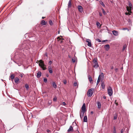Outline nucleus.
<instances>
[{"label": "nucleus", "instance_id": "1a4fd4ad", "mask_svg": "<svg viewBox=\"0 0 133 133\" xmlns=\"http://www.w3.org/2000/svg\"><path fill=\"white\" fill-rule=\"evenodd\" d=\"M86 42L88 43V45L89 46L91 47V41L90 39H88L86 40Z\"/></svg>", "mask_w": 133, "mask_h": 133}, {"label": "nucleus", "instance_id": "0eeeda50", "mask_svg": "<svg viewBox=\"0 0 133 133\" xmlns=\"http://www.w3.org/2000/svg\"><path fill=\"white\" fill-rule=\"evenodd\" d=\"M82 110L80 111L85 112L86 111L85 104V103H83L81 108Z\"/></svg>", "mask_w": 133, "mask_h": 133}, {"label": "nucleus", "instance_id": "bb28decb", "mask_svg": "<svg viewBox=\"0 0 133 133\" xmlns=\"http://www.w3.org/2000/svg\"><path fill=\"white\" fill-rule=\"evenodd\" d=\"M25 87L27 90H28L29 88V86L27 84H26L25 85Z\"/></svg>", "mask_w": 133, "mask_h": 133}, {"label": "nucleus", "instance_id": "2eb2a0df", "mask_svg": "<svg viewBox=\"0 0 133 133\" xmlns=\"http://www.w3.org/2000/svg\"><path fill=\"white\" fill-rule=\"evenodd\" d=\"M73 129L72 127L71 126H70L69 129L68 130V132H69L70 131H73Z\"/></svg>", "mask_w": 133, "mask_h": 133}, {"label": "nucleus", "instance_id": "a19ab883", "mask_svg": "<svg viewBox=\"0 0 133 133\" xmlns=\"http://www.w3.org/2000/svg\"><path fill=\"white\" fill-rule=\"evenodd\" d=\"M127 29H128V28H124L122 29V30H127Z\"/></svg>", "mask_w": 133, "mask_h": 133}, {"label": "nucleus", "instance_id": "4c0bfd02", "mask_svg": "<svg viewBox=\"0 0 133 133\" xmlns=\"http://www.w3.org/2000/svg\"><path fill=\"white\" fill-rule=\"evenodd\" d=\"M77 85V82H75L74 83V85L75 86H76Z\"/></svg>", "mask_w": 133, "mask_h": 133}, {"label": "nucleus", "instance_id": "7ed1b4c3", "mask_svg": "<svg viewBox=\"0 0 133 133\" xmlns=\"http://www.w3.org/2000/svg\"><path fill=\"white\" fill-rule=\"evenodd\" d=\"M94 89H89L87 93V95L88 97H91L94 93Z\"/></svg>", "mask_w": 133, "mask_h": 133}, {"label": "nucleus", "instance_id": "6ab92c4d", "mask_svg": "<svg viewBox=\"0 0 133 133\" xmlns=\"http://www.w3.org/2000/svg\"><path fill=\"white\" fill-rule=\"evenodd\" d=\"M52 86L55 89H56L57 87V85L54 82H52Z\"/></svg>", "mask_w": 133, "mask_h": 133}, {"label": "nucleus", "instance_id": "a18cd8bd", "mask_svg": "<svg viewBox=\"0 0 133 133\" xmlns=\"http://www.w3.org/2000/svg\"><path fill=\"white\" fill-rule=\"evenodd\" d=\"M100 24V23L99 22H97L96 23V25L97 26H99Z\"/></svg>", "mask_w": 133, "mask_h": 133}, {"label": "nucleus", "instance_id": "680f3d73", "mask_svg": "<svg viewBox=\"0 0 133 133\" xmlns=\"http://www.w3.org/2000/svg\"><path fill=\"white\" fill-rule=\"evenodd\" d=\"M49 131V130H47V132H48V131Z\"/></svg>", "mask_w": 133, "mask_h": 133}, {"label": "nucleus", "instance_id": "a878e982", "mask_svg": "<svg viewBox=\"0 0 133 133\" xmlns=\"http://www.w3.org/2000/svg\"><path fill=\"white\" fill-rule=\"evenodd\" d=\"M88 78L89 80V81L90 82L92 81V78L90 76H89Z\"/></svg>", "mask_w": 133, "mask_h": 133}, {"label": "nucleus", "instance_id": "ea45409f", "mask_svg": "<svg viewBox=\"0 0 133 133\" xmlns=\"http://www.w3.org/2000/svg\"><path fill=\"white\" fill-rule=\"evenodd\" d=\"M64 84H66V81L65 79L64 80Z\"/></svg>", "mask_w": 133, "mask_h": 133}, {"label": "nucleus", "instance_id": "e2e57ef3", "mask_svg": "<svg viewBox=\"0 0 133 133\" xmlns=\"http://www.w3.org/2000/svg\"><path fill=\"white\" fill-rule=\"evenodd\" d=\"M77 132H78V133H80L78 131H77Z\"/></svg>", "mask_w": 133, "mask_h": 133}, {"label": "nucleus", "instance_id": "052dcab7", "mask_svg": "<svg viewBox=\"0 0 133 133\" xmlns=\"http://www.w3.org/2000/svg\"><path fill=\"white\" fill-rule=\"evenodd\" d=\"M48 76H49L48 75H46V76H47V77H48Z\"/></svg>", "mask_w": 133, "mask_h": 133}, {"label": "nucleus", "instance_id": "f704fd0d", "mask_svg": "<svg viewBox=\"0 0 133 133\" xmlns=\"http://www.w3.org/2000/svg\"><path fill=\"white\" fill-rule=\"evenodd\" d=\"M96 41H98L99 42H101V40L99 39H96Z\"/></svg>", "mask_w": 133, "mask_h": 133}, {"label": "nucleus", "instance_id": "e433bc0d", "mask_svg": "<svg viewBox=\"0 0 133 133\" xmlns=\"http://www.w3.org/2000/svg\"><path fill=\"white\" fill-rule=\"evenodd\" d=\"M57 100V98L56 97H54L53 99V101H56Z\"/></svg>", "mask_w": 133, "mask_h": 133}, {"label": "nucleus", "instance_id": "603ef678", "mask_svg": "<svg viewBox=\"0 0 133 133\" xmlns=\"http://www.w3.org/2000/svg\"><path fill=\"white\" fill-rule=\"evenodd\" d=\"M103 97L104 99H105L106 98V97L105 96H103Z\"/></svg>", "mask_w": 133, "mask_h": 133}, {"label": "nucleus", "instance_id": "8fccbe9b", "mask_svg": "<svg viewBox=\"0 0 133 133\" xmlns=\"http://www.w3.org/2000/svg\"><path fill=\"white\" fill-rule=\"evenodd\" d=\"M49 63L50 65H51L52 63V61H49Z\"/></svg>", "mask_w": 133, "mask_h": 133}, {"label": "nucleus", "instance_id": "b1692460", "mask_svg": "<svg viewBox=\"0 0 133 133\" xmlns=\"http://www.w3.org/2000/svg\"><path fill=\"white\" fill-rule=\"evenodd\" d=\"M41 24L43 25H45V21L44 20H42L41 22Z\"/></svg>", "mask_w": 133, "mask_h": 133}, {"label": "nucleus", "instance_id": "de8ad7c7", "mask_svg": "<svg viewBox=\"0 0 133 133\" xmlns=\"http://www.w3.org/2000/svg\"><path fill=\"white\" fill-rule=\"evenodd\" d=\"M124 131V130L123 129H122L121 130V133H123Z\"/></svg>", "mask_w": 133, "mask_h": 133}, {"label": "nucleus", "instance_id": "423d86ee", "mask_svg": "<svg viewBox=\"0 0 133 133\" xmlns=\"http://www.w3.org/2000/svg\"><path fill=\"white\" fill-rule=\"evenodd\" d=\"M19 48L21 50H22V49H23L24 48L27 50L29 49L30 48L28 46H26V45L25 44H24L22 45H20L19 46Z\"/></svg>", "mask_w": 133, "mask_h": 133}, {"label": "nucleus", "instance_id": "6e6d98bb", "mask_svg": "<svg viewBox=\"0 0 133 133\" xmlns=\"http://www.w3.org/2000/svg\"><path fill=\"white\" fill-rule=\"evenodd\" d=\"M91 114H92L93 113V111H91Z\"/></svg>", "mask_w": 133, "mask_h": 133}, {"label": "nucleus", "instance_id": "aec40b11", "mask_svg": "<svg viewBox=\"0 0 133 133\" xmlns=\"http://www.w3.org/2000/svg\"><path fill=\"white\" fill-rule=\"evenodd\" d=\"M83 121L84 122H87V118L86 116H84V117Z\"/></svg>", "mask_w": 133, "mask_h": 133}, {"label": "nucleus", "instance_id": "c756f323", "mask_svg": "<svg viewBox=\"0 0 133 133\" xmlns=\"http://www.w3.org/2000/svg\"><path fill=\"white\" fill-rule=\"evenodd\" d=\"M100 3L104 7L105 6L103 2L102 1L100 2Z\"/></svg>", "mask_w": 133, "mask_h": 133}, {"label": "nucleus", "instance_id": "473e14b6", "mask_svg": "<svg viewBox=\"0 0 133 133\" xmlns=\"http://www.w3.org/2000/svg\"><path fill=\"white\" fill-rule=\"evenodd\" d=\"M45 83H46L47 82V79L46 78H44L43 79Z\"/></svg>", "mask_w": 133, "mask_h": 133}, {"label": "nucleus", "instance_id": "0e129e2a", "mask_svg": "<svg viewBox=\"0 0 133 133\" xmlns=\"http://www.w3.org/2000/svg\"><path fill=\"white\" fill-rule=\"evenodd\" d=\"M128 31H129V29H128L127 30Z\"/></svg>", "mask_w": 133, "mask_h": 133}, {"label": "nucleus", "instance_id": "13d9d810", "mask_svg": "<svg viewBox=\"0 0 133 133\" xmlns=\"http://www.w3.org/2000/svg\"><path fill=\"white\" fill-rule=\"evenodd\" d=\"M42 18V19H44V18H45V17H43Z\"/></svg>", "mask_w": 133, "mask_h": 133}, {"label": "nucleus", "instance_id": "4d7b16f0", "mask_svg": "<svg viewBox=\"0 0 133 133\" xmlns=\"http://www.w3.org/2000/svg\"><path fill=\"white\" fill-rule=\"evenodd\" d=\"M128 22H130V19H128Z\"/></svg>", "mask_w": 133, "mask_h": 133}, {"label": "nucleus", "instance_id": "37998d69", "mask_svg": "<svg viewBox=\"0 0 133 133\" xmlns=\"http://www.w3.org/2000/svg\"><path fill=\"white\" fill-rule=\"evenodd\" d=\"M118 68H116L115 69V71L117 72L118 71Z\"/></svg>", "mask_w": 133, "mask_h": 133}, {"label": "nucleus", "instance_id": "7c9ffc66", "mask_svg": "<svg viewBox=\"0 0 133 133\" xmlns=\"http://www.w3.org/2000/svg\"><path fill=\"white\" fill-rule=\"evenodd\" d=\"M102 11L103 12V13L104 15H105V14H106V13L105 12V11H104V9H103V8H102Z\"/></svg>", "mask_w": 133, "mask_h": 133}, {"label": "nucleus", "instance_id": "4be33fe9", "mask_svg": "<svg viewBox=\"0 0 133 133\" xmlns=\"http://www.w3.org/2000/svg\"><path fill=\"white\" fill-rule=\"evenodd\" d=\"M19 79L18 77H16L15 78L14 81L15 83H17L19 81Z\"/></svg>", "mask_w": 133, "mask_h": 133}, {"label": "nucleus", "instance_id": "6e6552de", "mask_svg": "<svg viewBox=\"0 0 133 133\" xmlns=\"http://www.w3.org/2000/svg\"><path fill=\"white\" fill-rule=\"evenodd\" d=\"M79 11L82 12L83 11V9L81 5H78L77 7Z\"/></svg>", "mask_w": 133, "mask_h": 133}, {"label": "nucleus", "instance_id": "39448f33", "mask_svg": "<svg viewBox=\"0 0 133 133\" xmlns=\"http://www.w3.org/2000/svg\"><path fill=\"white\" fill-rule=\"evenodd\" d=\"M108 92L110 96H111L112 95L113 92L111 87H109L108 89Z\"/></svg>", "mask_w": 133, "mask_h": 133}, {"label": "nucleus", "instance_id": "cd10ccee", "mask_svg": "<svg viewBox=\"0 0 133 133\" xmlns=\"http://www.w3.org/2000/svg\"><path fill=\"white\" fill-rule=\"evenodd\" d=\"M57 39H58V40L59 41H60V42L61 43L62 42V40H63L62 39H61V38H60L59 37H58L57 38Z\"/></svg>", "mask_w": 133, "mask_h": 133}, {"label": "nucleus", "instance_id": "72a5a7b5", "mask_svg": "<svg viewBox=\"0 0 133 133\" xmlns=\"http://www.w3.org/2000/svg\"><path fill=\"white\" fill-rule=\"evenodd\" d=\"M49 23L50 25H52L53 24L52 21L51 20H50L49 21Z\"/></svg>", "mask_w": 133, "mask_h": 133}, {"label": "nucleus", "instance_id": "c85d7f7f", "mask_svg": "<svg viewBox=\"0 0 133 133\" xmlns=\"http://www.w3.org/2000/svg\"><path fill=\"white\" fill-rule=\"evenodd\" d=\"M113 133H116V128L115 127H114V130L113 131Z\"/></svg>", "mask_w": 133, "mask_h": 133}, {"label": "nucleus", "instance_id": "20e7f679", "mask_svg": "<svg viewBox=\"0 0 133 133\" xmlns=\"http://www.w3.org/2000/svg\"><path fill=\"white\" fill-rule=\"evenodd\" d=\"M93 62L94 64L93 66L95 68H97L99 66L98 64L97 63L96 59H94L93 60Z\"/></svg>", "mask_w": 133, "mask_h": 133}, {"label": "nucleus", "instance_id": "69168bd1", "mask_svg": "<svg viewBox=\"0 0 133 133\" xmlns=\"http://www.w3.org/2000/svg\"><path fill=\"white\" fill-rule=\"evenodd\" d=\"M101 74H102L103 75V73H102Z\"/></svg>", "mask_w": 133, "mask_h": 133}, {"label": "nucleus", "instance_id": "f03ea898", "mask_svg": "<svg viewBox=\"0 0 133 133\" xmlns=\"http://www.w3.org/2000/svg\"><path fill=\"white\" fill-rule=\"evenodd\" d=\"M128 6H128H127L126 8L127 10L128 11L130 12V13H131L132 12H131V10L132 8V6L131 3L129 1H128Z\"/></svg>", "mask_w": 133, "mask_h": 133}, {"label": "nucleus", "instance_id": "58836bf2", "mask_svg": "<svg viewBox=\"0 0 133 133\" xmlns=\"http://www.w3.org/2000/svg\"><path fill=\"white\" fill-rule=\"evenodd\" d=\"M72 61L74 63L75 62V58H72Z\"/></svg>", "mask_w": 133, "mask_h": 133}, {"label": "nucleus", "instance_id": "9b49d317", "mask_svg": "<svg viewBox=\"0 0 133 133\" xmlns=\"http://www.w3.org/2000/svg\"><path fill=\"white\" fill-rule=\"evenodd\" d=\"M104 48L106 50L108 51L110 48L109 45V44H107L105 45Z\"/></svg>", "mask_w": 133, "mask_h": 133}, {"label": "nucleus", "instance_id": "79ce46f5", "mask_svg": "<svg viewBox=\"0 0 133 133\" xmlns=\"http://www.w3.org/2000/svg\"><path fill=\"white\" fill-rule=\"evenodd\" d=\"M52 103V102L51 101H49L48 102V104L49 105H51Z\"/></svg>", "mask_w": 133, "mask_h": 133}, {"label": "nucleus", "instance_id": "f257e3e1", "mask_svg": "<svg viewBox=\"0 0 133 133\" xmlns=\"http://www.w3.org/2000/svg\"><path fill=\"white\" fill-rule=\"evenodd\" d=\"M39 65L43 70H45L46 69V68L45 66V65L43 61L42 60H40L39 61Z\"/></svg>", "mask_w": 133, "mask_h": 133}, {"label": "nucleus", "instance_id": "f8f14e48", "mask_svg": "<svg viewBox=\"0 0 133 133\" xmlns=\"http://www.w3.org/2000/svg\"><path fill=\"white\" fill-rule=\"evenodd\" d=\"M41 75V73L40 71L38 72L37 74V78L40 77Z\"/></svg>", "mask_w": 133, "mask_h": 133}, {"label": "nucleus", "instance_id": "dca6fc26", "mask_svg": "<svg viewBox=\"0 0 133 133\" xmlns=\"http://www.w3.org/2000/svg\"><path fill=\"white\" fill-rule=\"evenodd\" d=\"M10 77L11 78V81H13L15 77V76H14V74H11V76Z\"/></svg>", "mask_w": 133, "mask_h": 133}, {"label": "nucleus", "instance_id": "09e8293b", "mask_svg": "<svg viewBox=\"0 0 133 133\" xmlns=\"http://www.w3.org/2000/svg\"><path fill=\"white\" fill-rule=\"evenodd\" d=\"M108 41V40H105L103 41L102 42H107Z\"/></svg>", "mask_w": 133, "mask_h": 133}, {"label": "nucleus", "instance_id": "c9c22d12", "mask_svg": "<svg viewBox=\"0 0 133 133\" xmlns=\"http://www.w3.org/2000/svg\"><path fill=\"white\" fill-rule=\"evenodd\" d=\"M126 12L125 13V14L126 15H130V13L129 12Z\"/></svg>", "mask_w": 133, "mask_h": 133}, {"label": "nucleus", "instance_id": "864d4df0", "mask_svg": "<svg viewBox=\"0 0 133 133\" xmlns=\"http://www.w3.org/2000/svg\"><path fill=\"white\" fill-rule=\"evenodd\" d=\"M45 55L46 56H48V54H47V53H45Z\"/></svg>", "mask_w": 133, "mask_h": 133}, {"label": "nucleus", "instance_id": "bf43d9fd", "mask_svg": "<svg viewBox=\"0 0 133 133\" xmlns=\"http://www.w3.org/2000/svg\"><path fill=\"white\" fill-rule=\"evenodd\" d=\"M74 123H75V124H76V123L74 122H73V124H74Z\"/></svg>", "mask_w": 133, "mask_h": 133}, {"label": "nucleus", "instance_id": "9d476101", "mask_svg": "<svg viewBox=\"0 0 133 133\" xmlns=\"http://www.w3.org/2000/svg\"><path fill=\"white\" fill-rule=\"evenodd\" d=\"M112 32L113 34L115 36H117L118 35V32L117 31H113Z\"/></svg>", "mask_w": 133, "mask_h": 133}, {"label": "nucleus", "instance_id": "c03bdc74", "mask_svg": "<svg viewBox=\"0 0 133 133\" xmlns=\"http://www.w3.org/2000/svg\"><path fill=\"white\" fill-rule=\"evenodd\" d=\"M62 104L64 106H65L66 105L65 103L64 102H62Z\"/></svg>", "mask_w": 133, "mask_h": 133}, {"label": "nucleus", "instance_id": "412c9836", "mask_svg": "<svg viewBox=\"0 0 133 133\" xmlns=\"http://www.w3.org/2000/svg\"><path fill=\"white\" fill-rule=\"evenodd\" d=\"M97 106L98 107V108L100 109L101 108V103L99 102H97Z\"/></svg>", "mask_w": 133, "mask_h": 133}, {"label": "nucleus", "instance_id": "4468645a", "mask_svg": "<svg viewBox=\"0 0 133 133\" xmlns=\"http://www.w3.org/2000/svg\"><path fill=\"white\" fill-rule=\"evenodd\" d=\"M84 113V112L80 111V116L81 119L83 117Z\"/></svg>", "mask_w": 133, "mask_h": 133}, {"label": "nucleus", "instance_id": "2f4dec72", "mask_svg": "<svg viewBox=\"0 0 133 133\" xmlns=\"http://www.w3.org/2000/svg\"><path fill=\"white\" fill-rule=\"evenodd\" d=\"M126 47V45H124L123 47V50H124L125 49Z\"/></svg>", "mask_w": 133, "mask_h": 133}, {"label": "nucleus", "instance_id": "ddd939ff", "mask_svg": "<svg viewBox=\"0 0 133 133\" xmlns=\"http://www.w3.org/2000/svg\"><path fill=\"white\" fill-rule=\"evenodd\" d=\"M48 69L49 72L50 74L52 73V70L51 66H49Z\"/></svg>", "mask_w": 133, "mask_h": 133}, {"label": "nucleus", "instance_id": "a211bd4d", "mask_svg": "<svg viewBox=\"0 0 133 133\" xmlns=\"http://www.w3.org/2000/svg\"><path fill=\"white\" fill-rule=\"evenodd\" d=\"M68 8H71V4L70 0L68 2Z\"/></svg>", "mask_w": 133, "mask_h": 133}, {"label": "nucleus", "instance_id": "3c124183", "mask_svg": "<svg viewBox=\"0 0 133 133\" xmlns=\"http://www.w3.org/2000/svg\"><path fill=\"white\" fill-rule=\"evenodd\" d=\"M19 76H20L21 77H23V75L22 74H20V75H19Z\"/></svg>", "mask_w": 133, "mask_h": 133}, {"label": "nucleus", "instance_id": "393cba45", "mask_svg": "<svg viewBox=\"0 0 133 133\" xmlns=\"http://www.w3.org/2000/svg\"><path fill=\"white\" fill-rule=\"evenodd\" d=\"M101 86L103 89H104L105 88V85L104 83H103L101 84Z\"/></svg>", "mask_w": 133, "mask_h": 133}, {"label": "nucleus", "instance_id": "338daca9", "mask_svg": "<svg viewBox=\"0 0 133 133\" xmlns=\"http://www.w3.org/2000/svg\"><path fill=\"white\" fill-rule=\"evenodd\" d=\"M55 133H58L57 132H55Z\"/></svg>", "mask_w": 133, "mask_h": 133}, {"label": "nucleus", "instance_id": "f3484780", "mask_svg": "<svg viewBox=\"0 0 133 133\" xmlns=\"http://www.w3.org/2000/svg\"><path fill=\"white\" fill-rule=\"evenodd\" d=\"M101 79V76L100 75H99L98 79V80L97 81V84L99 83V82H100V80Z\"/></svg>", "mask_w": 133, "mask_h": 133}, {"label": "nucleus", "instance_id": "49530a36", "mask_svg": "<svg viewBox=\"0 0 133 133\" xmlns=\"http://www.w3.org/2000/svg\"><path fill=\"white\" fill-rule=\"evenodd\" d=\"M99 15L100 16H102V14L101 12H99Z\"/></svg>", "mask_w": 133, "mask_h": 133}, {"label": "nucleus", "instance_id": "5701e85b", "mask_svg": "<svg viewBox=\"0 0 133 133\" xmlns=\"http://www.w3.org/2000/svg\"><path fill=\"white\" fill-rule=\"evenodd\" d=\"M117 114L116 113L114 115V119H117Z\"/></svg>", "mask_w": 133, "mask_h": 133}, {"label": "nucleus", "instance_id": "5fc2aeb1", "mask_svg": "<svg viewBox=\"0 0 133 133\" xmlns=\"http://www.w3.org/2000/svg\"><path fill=\"white\" fill-rule=\"evenodd\" d=\"M111 69H114V66H112L111 67Z\"/></svg>", "mask_w": 133, "mask_h": 133}]
</instances>
